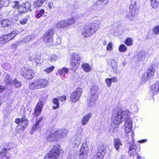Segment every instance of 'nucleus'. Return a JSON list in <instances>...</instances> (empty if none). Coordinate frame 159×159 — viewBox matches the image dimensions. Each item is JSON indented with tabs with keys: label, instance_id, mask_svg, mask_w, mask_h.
<instances>
[{
	"label": "nucleus",
	"instance_id": "1",
	"mask_svg": "<svg viewBox=\"0 0 159 159\" xmlns=\"http://www.w3.org/2000/svg\"><path fill=\"white\" fill-rule=\"evenodd\" d=\"M129 111L127 110L114 111L111 126L113 128H117L123 121L125 120L124 125L125 131L127 134L129 133L132 130V121L129 117Z\"/></svg>",
	"mask_w": 159,
	"mask_h": 159
},
{
	"label": "nucleus",
	"instance_id": "2",
	"mask_svg": "<svg viewBox=\"0 0 159 159\" xmlns=\"http://www.w3.org/2000/svg\"><path fill=\"white\" fill-rule=\"evenodd\" d=\"M99 91L98 86H94L90 89V95L88 97L87 100V105L89 108H92L95 106L96 101L99 96Z\"/></svg>",
	"mask_w": 159,
	"mask_h": 159
},
{
	"label": "nucleus",
	"instance_id": "3",
	"mask_svg": "<svg viewBox=\"0 0 159 159\" xmlns=\"http://www.w3.org/2000/svg\"><path fill=\"white\" fill-rule=\"evenodd\" d=\"M49 83V81L46 79H39L30 83L29 88L30 90H36L48 86Z\"/></svg>",
	"mask_w": 159,
	"mask_h": 159
},
{
	"label": "nucleus",
	"instance_id": "4",
	"mask_svg": "<svg viewBox=\"0 0 159 159\" xmlns=\"http://www.w3.org/2000/svg\"><path fill=\"white\" fill-rule=\"evenodd\" d=\"M61 147L59 144H57L53 146L49 153L45 156L44 159H57L61 153Z\"/></svg>",
	"mask_w": 159,
	"mask_h": 159
},
{
	"label": "nucleus",
	"instance_id": "5",
	"mask_svg": "<svg viewBox=\"0 0 159 159\" xmlns=\"http://www.w3.org/2000/svg\"><path fill=\"white\" fill-rule=\"evenodd\" d=\"M134 132H132L129 134L126 135L125 137V139L127 142L130 144L129 153L130 156H134V154L136 153V146L135 144L134 143Z\"/></svg>",
	"mask_w": 159,
	"mask_h": 159
},
{
	"label": "nucleus",
	"instance_id": "6",
	"mask_svg": "<svg viewBox=\"0 0 159 159\" xmlns=\"http://www.w3.org/2000/svg\"><path fill=\"white\" fill-rule=\"evenodd\" d=\"M139 0H131V2L129 7L130 15L127 16L129 20L132 21L134 19V17L136 16L138 12V7L137 2Z\"/></svg>",
	"mask_w": 159,
	"mask_h": 159
},
{
	"label": "nucleus",
	"instance_id": "7",
	"mask_svg": "<svg viewBox=\"0 0 159 159\" xmlns=\"http://www.w3.org/2000/svg\"><path fill=\"white\" fill-rule=\"evenodd\" d=\"M80 59L81 57L79 54L73 53L72 54L70 63L72 70L75 71L78 69L80 62Z\"/></svg>",
	"mask_w": 159,
	"mask_h": 159
},
{
	"label": "nucleus",
	"instance_id": "8",
	"mask_svg": "<svg viewBox=\"0 0 159 159\" xmlns=\"http://www.w3.org/2000/svg\"><path fill=\"white\" fill-rule=\"evenodd\" d=\"M20 74L23 77L28 80L32 79L34 75V71L26 67L21 68Z\"/></svg>",
	"mask_w": 159,
	"mask_h": 159
},
{
	"label": "nucleus",
	"instance_id": "9",
	"mask_svg": "<svg viewBox=\"0 0 159 159\" xmlns=\"http://www.w3.org/2000/svg\"><path fill=\"white\" fill-rule=\"evenodd\" d=\"M76 19L75 18L72 17L68 20L60 21L57 23L56 26L58 29L66 28L74 24Z\"/></svg>",
	"mask_w": 159,
	"mask_h": 159
},
{
	"label": "nucleus",
	"instance_id": "10",
	"mask_svg": "<svg viewBox=\"0 0 159 159\" xmlns=\"http://www.w3.org/2000/svg\"><path fill=\"white\" fill-rule=\"evenodd\" d=\"M82 90V88H78L75 91L71 93L70 98V101L74 103L77 102L80 99Z\"/></svg>",
	"mask_w": 159,
	"mask_h": 159
},
{
	"label": "nucleus",
	"instance_id": "11",
	"mask_svg": "<svg viewBox=\"0 0 159 159\" xmlns=\"http://www.w3.org/2000/svg\"><path fill=\"white\" fill-rule=\"evenodd\" d=\"M106 149L105 146L103 145L99 146L94 155L93 159H103L106 154Z\"/></svg>",
	"mask_w": 159,
	"mask_h": 159
},
{
	"label": "nucleus",
	"instance_id": "12",
	"mask_svg": "<svg viewBox=\"0 0 159 159\" xmlns=\"http://www.w3.org/2000/svg\"><path fill=\"white\" fill-rule=\"evenodd\" d=\"M54 32L52 30H48L43 36V40L46 43H52Z\"/></svg>",
	"mask_w": 159,
	"mask_h": 159
},
{
	"label": "nucleus",
	"instance_id": "13",
	"mask_svg": "<svg viewBox=\"0 0 159 159\" xmlns=\"http://www.w3.org/2000/svg\"><path fill=\"white\" fill-rule=\"evenodd\" d=\"M68 130L66 129H62L56 131V134L57 140L63 139L66 137L68 133Z\"/></svg>",
	"mask_w": 159,
	"mask_h": 159
},
{
	"label": "nucleus",
	"instance_id": "14",
	"mask_svg": "<svg viewBox=\"0 0 159 159\" xmlns=\"http://www.w3.org/2000/svg\"><path fill=\"white\" fill-rule=\"evenodd\" d=\"M81 132L78 131L76 135L74 137L72 142V144L74 147H78L80 144L81 141Z\"/></svg>",
	"mask_w": 159,
	"mask_h": 159
},
{
	"label": "nucleus",
	"instance_id": "15",
	"mask_svg": "<svg viewBox=\"0 0 159 159\" xmlns=\"http://www.w3.org/2000/svg\"><path fill=\"white\" fill-rule=\"evenodd\" d=\"M15 122L19 125L21 126L22 127L21 129L23 130L26 127L28 124V121L27 118L25 117H22L21 119L19 118L16 119Z\"/></svg>",
	"mask_w": 159,
	"mask_h": 159
},
{
	"label": "nucleus",
	"instance_id": "16",
	"mask_svg": "<svg viewBox=\"0 0 159 159\" xmlns=\"http://www.w3.org/2000/svg\"><path fill=\"white\" fill-rule=\"evenodd\" d=\"M11 143L8 144L6 143L2 144L0 146V157H2L3 154H7L5 153L12 148V147L11 146Z\"/></svg>",
	"mask_w": 159,
	"mask_h": 159
},
{
	"label": "nucleus",
	"instance_id": "17",
	"mask_svg": "<svg viewBox=\"0 0 159 159\" xmlns=\"http://www.w3.org/2000/svg\"><path fill=\"white\" fill-rule=\"evenodd\" d=\"M94 33V32L89 25L85 26L82 30V34L84 37H89Z\"/></svg>",
	"mask_w": 159,
	"mask_h": 159
},
{
	"label": "nucleus",
	"instance_id": "18",
	"mask_svg": "<svg viewBox=\"0 0 159 159\" xmlns=\"http://www.w3.org/2000/svg\"><path fill=\"white\" fill-rule=\"evenodd\" d=\"M159 91V81H157L151 87L149 94L151 96L157 93Z\"/></svg>",
	"mask_w": 159,
	"mask_h": 159
},
{
	"label": "nucleus",
	"instance_id": "19",
	"mask_svg": "<svg viewBox=\"0 0 159 159\" xmlns=\"http://www.w3.org/2000/svg\"><path fill=\"white\" fill-rule=\"evenodd\" d=\"M43 105V101L39 100L34 109V115L37 116L40 114L42 110Z\"/></svg>",
	"mask_w": 159,
	"mask_h": 159
},
{
	"label": "nucleus",
	"instance_id": "20",
	"mask_svg": "<svg viewBox=\"0 0 159 159\" xmlns=\"http://www.w3.org/2000/svg\"><path fill=\"white\" fill-rule=\"evenodd\" d=\"M89 152V144L87 142L82 144L80 150V153L88 155Z\"/></svg>",
	"mask_w": 159,
	"mask_h": 159
},
{
	"label": "nucleus",
	"instance_id": "21",
	"mask_svg": "<svg viewBox=\"0 0 159 159\" xmlns=\"http://www.w3.org/2000/svg\"><path fill=\"white\" fill-rule=\"evenodd\" d=\"M101 24V22L99 20H96L92 23L89 25L95 33L100 29Z\"/></svg>",
	"mask_w": 159,
	"mask_h": 159
},
{
	"label": "nucleus",
	"instance_id": "22",
	"mask_svg": "<svg viewBox=\"0 0 159 159\" xmlns=\"http://www.w3.org/2000/svg\"><path fill=\"white\" fill-rule=\"evenodd\" d=\"M118 62L114 59H111L110 61V65L111 67L112 72L116 74L118 73Z\"/></svg>",
	"mask_w": 159,
	"mask_h": 159
},
{
	"label": "nucleus",
	"instance_id": "23",
	"mask_svg": "<svg viewBox=\"0 0 159 159\" xmlns=\"http://www.w3.org/2000/svg\"><path fill=\"white\" fill-rule=\"evenodd\" d=\"M92 114L89 113L87 114L84 116L81 120V123L83 125H84L87 124L89 120L91 117Z\"/></svg>",
	"mask_w": 159,
	"mask_h": 159
},
{
	"label": "nucleus",
	"instance_id": "24",
	"mask_svg": "<svg viewBox=\"0 0 159 159\" xmlns=\"http://www.w3.org/2000/svg\"><path fill=\"white\" fill-rule=\"evenodd\" d=\"M118 80L116 77H113L111 78H107L105 80V82L107 87H110L111 85V82H116Z\"/></svg>",
	"mask_w": 159,
	"mask_h": 159
},
{
	"label": "nucleus",
	"instance_id": "25",
	"mask_svg": "<svg viewBox=\"0 0 159 159\" xmlns=\"http://www.w3.org/2000/svg\"><path fill=\"white\" fill-rule=\"evenodd\" d=\"M155 72V67L153 66H150L147 71L146 73L150 78H151Z\"/></svg>",
	"mask_w": 159,
	"mask_h": 159
},
{
	"label": "nucleus",
	"instance_id": "26",
	"mask_svg": "<svg viewBox=\"0 0 159 159\" xmlns=\"http://www.w3.org/2000/svg\"><path fill=\"white\" fill-rule=\"evenodd\" d=\"M47 139L48 141L54 142L57 140L55 132L51 133L48 136Z\"/></svg>",
	"mask_w": 159,
	"mask_h": 159
},
{
	"label": "nucleus",
	"instance_id": "27",
	"mask_svg": "<svg viewBox=\"0 0 159 159\" xmlns=\"http://www.w3.org/2000/svg\"><path fill=\"white\" fill-rule=\"evenodd\" d=\"M12 24V21L8 19H4L1 22V24L3 27L10 26Z\"/></svg>",
	"mask_w": 159,
	"mask_h": 159
},
{
	"label": "nucleus",
	"instance_id": "28",
	"mask_svg": "<svg viewBox=\"0 0 159 159\" xmlns=\"http://www.w3.org/2000/svg\"><path fill=\"white\" fill-rule=\"evenodd\" d=\"M122 145V143L119 139H114V145L116 150H119L120 146Z\"/></svg>",
	"mask_w": 159,
	"mask_h": 159
},
{
	"label": "nucleus",
	"instance_id": "29",
	"mask_svg": "<svg viewBox=\"0 0 159 159\" xmlns=\"http://www.w3.org/2000/svg\"><path fill=\"white\" fill-rule=\"evenodd\" d=\"M46 0H36L34 3V7L35 8H38L41 7Z\"/></svg>",
	"mask_w": 159,
	"mask_h": 159
},
{
	"label": "nucleus",
	"instance_id": "30",
	"mask_svg": "<svg viewBox=\"0 0 159 159\" xmlns=\"http://www.w3.org/2000/svg\"><path fill=\"white\" fill-rule=\"evenodd\" d=\"M58 98H54L52 100V102L53 103L52 108L53 109L56 110L59 107V103Z\"/></svg>",
	"mask_w": 159,
	"mask_h": 159
},
{
	"label": "nucleus",
	"instance_id": "31",
	"mask_svg": "<svg viewBox=\"0 0 159 159\" xmlns=\"http://www.w3.org/2000/svg\"><path fill=\"white\" fill-rule=\"evenodd\" d=\"M82 67L84 70L86 72H89L91 70V67L90 65L86 63H84L82 65Z\"/></svg>",
	"mask_w": 159,
	"mask_h": 159
},
{
	"label": "nucleus",
	"instance_id": "32",
	"mask_svg": "<svg viewBox=\"0 0 159 159\" xmlns=\"http://www.w3.org/2000/svg\"><path fill=\"white\" fill-rule=\"evenodd\" d=\"M9 41L10 40L7 34L2 36L0 38V44H3Z\"/></svg>",
	"mask_w": 159,
	"mask_h": 159
},
{
	"label": "nucleus",
	"instance_id": "33",
	"mask_svg": "<svg viewBox=\"0 0 159 159\" xmlns=\"http://www.w3.org/2000/svg\"><path fill=\"white\" fill-rule=\"evenodd\" d=\"M19 33V31L17 30H14L10 34H7V35L8 36V38L10 40L13 39Z\"/></svg>",
	"mask_w": 159,
	"mask_h": 159
},
{
	"label": "nucleus",
	"instance_id": "34",
	"mask_svg": "<svg viewBox=\"0 0 159 159\" xmlns=\"http://www.w3.org/2000/svg\"><path fill=\"white\" fill-rule=\"evenodd\" d=\"M150 4L152 8L156 9L158 5V0H150Z\"/></svg>",
	"mask_w": 159,
	"mask_h": 159
},
{
	"label": "nucleus",
	"instance_id": "35",
	"mask_svg": "<svg viewBox=\"0 0 159 159\" xmlns=\"http://www.w3.org/2000/svg\"><path fill=\"white\" fill-rule=\"evenodd\" d=\"M118 50L120 52H125L127 51V48L124 44H121L119 46Z\"/></svg>",
	"mask_w": 159,
	"mask_h": 159
},
{
	"label": "nucleus",
	"instance_id": "36",
	"mask_svg": "<svg viewBox=\"0 0 159 159\" xmlns=\"http://www.w3.org/2000/svg\"><path fill=\"white\" fill-rule=\"evenodd\" d=\"M59 58L58 56L55 54L52 55L50 57L49 61L51 62H54L57 61Z\"/></svg>",
	"mask_w": 159,
	"mask_h": 159
},
{
	"label": "nucleus",
	"instance_id": "37",
	"mask_svg": "<svg viewBox=\"0 0 159 159\" xmlns=\"http://www.w3.org/2000/svg\"><path fill=\"white\" fill-rule=\"evenodd\" d=\"M68 69L66 67H63L61 69L58 70V72L61 75L67 73L68 72Z\"/></svg>",
	"mask_w": 159,
	"mask_h": 159
},
{
	"label": "nucleus",
	"instance_id": "38",
	"mask_svg": "<svg viewBox=\"0 0 159 159\" xmlns=\"http://www.w3.org/2000/svg\"><path fill=\"white\" fill-rule=\"evenodd\" d=\"M22 6L25 9H26V11H27L30 9L31 6V3L29 2H27L24 4Z\"/></svg>",
	"mask_w": 159,
	"mask_h": 159
},
{
	"label": "nucleus",
	"instance_id": "39",
	"mask_svg": "<svg viewBox=\"0 0 159 159\" xmlns=\"http://www.w3.org/2000/svg\"><path fill=\"white\" fill-rule=\"evenodd\" d=\"M133 42V39L132 38H128L126 39L125 43L128 46H131L132 45Z\"/></svg>",
	"mask_w": 159,
	"mask_h": 159
},
{
	"label": "nucleus",
	"instance_id": "40",
	"mask_svg": "<svg viewBox=\"0 0 159 159\" xmlns=\"http://www.w3.org/2000/svg\"><path fill=\"white\" fill-rule=\"evenodd\" d=\"M113 44L111 42H109L107 45L106 49L107 51L111 52L113 50Z\"/></svg>",
	"mask_w": 159,
	"mask_h": 159
},
{
	"label": "nucleus",
	"instance_id": "41",
	"mask_svg": "<svg viewBox=\"0 0 159 159\" xmlns=\"http://www.w3.org/2000/svg\"><path fill=\"white\" fill-rule=\"evenodd\" d=\"M55 68V67L54 66H52L49 68H47L46 69L44 70V71L48 73L49 74L52 72Z\"/></svg>",
	"mask_w": 159,
	"mask_h": 159
},
{
	"label": "nucleus",
	"instance_id": "42",
	"mask_svg": "<svg viewBox=\"0 0 159 159\" xmlns=\"http://www.w3.org/2000/svg\"><path fill=\"white\" fill-rule=\"evenodd\" d=\"M3 68L6 70H11V65L8 63H5L2 64Z\"/></svg>",
	"mask_w": 159,
	"mask_h": 159
},
{
	"label": "nucleus",
	"instance_id": "43",
	"mask_svg": "<svg viewBox=\"0 0 159 159\" xmlns=\"http://www.w3.org/2000/svg\"><path fill=\"white\" fill-rule=\"evenodd\" d=\"M44 13V10L43 9H41L37 13L36 17L38 19L42 16L43 15Z\"/></svg>",
	"mask_w": 159,
	"mask_h": 159
},
{
	"label": "nucleus",
	"instance_id": "44",
	"mask_svg": "<svg viewBox=\"0 0 159 159\" xmlns=\"http://www.w3.org/2000/svg\"><path fill=\"white\" fill-rule=\"evenodd\" d=\"M31 39V38L30 36H28L25 38L24 39L22 40H20V41L21 44L24 43H27Z\"/></svg>",
	"mask_w": 159,
	"mask_h": 159
},
{
	"label": "nucleus",
	"instance_id": "45",
	"mask_svg": "<svg viewBox=\"0 0 159 159\" xmlns=\"http://www.w3.org/2000/svg\"><path fill=\"white\" fill-rule=\"evenodd\" d=\"M21 83L19 81L16 80H15L14 81V85L16 88H19L21 86Z\"/></svg>",
	"mask_w": 159,
	"mask_h": 159
},
{
	"label": "nucleus",
	"instance_id": "46",
	"mask_svg": "<svg viewBox=\"0 0 159 159\" xmlns=\"http://www.w3.org/2000/svg\"><path fill=\"white\" fill-rule=\"evenodd\" d=\"M154 33L156 35L159 34V25L155 27L153 30Z\"/></svg>",
	"mask_w": 159,
	"mask_h": 159
},
{
	"label": "nucleus",
	"instance_id": "47",
	"mask_svg": "<svg viewBox=\"0 0 159 159\" xmlns=\"http://www.w3.org/2000/svg\"><path fill=\"white\" fill-rule=\"evenodd\" d=\"M5 81L7 84L10 83L11 84V78H10L9 75H6L5 79Z\"/></svg>",
	"mask_w": 159,
	"mask_h": 159
},
{
	"label": "nucleus",
	"instance_id": "48",
	"mask_svg": "<svg viewBox=\"0 0 159 159\" xmlns=\"http://www.w3.org/2000/svg\"><path fill=\"white\" fill-rule=\"evenodd\" d=\"M88 155L80 153L79 159H87Z\"/></svg>",
	"mask_w": 159,
	"mask_h": 159
},
{
	"label": "nucleus",
	"instance_id": "49",
	"mask_svg": "<svg viewBox=\"0 0 159 159\" xmlns=\"http://www.w3.org/2000/svg\"><path fill=\"white\" fill-rule=\"evenodd\" d=\"M28 20V18L27 17H25L20 20V23L23 25L25 24Z\"/></svg>",
	"mask_w": 159,
	"mask_h": 159
},
{
	"label": "nucleus",
	"instance_id": "50",
	"mask_svg": "<svg viewBox=\"0 0 159 159\" xmlns=\"http://www.w3.org/2000/svg\"><path fill=\"white\" fill-rule=\"evenodd\" d=\"M46 5L50 9L55 7L53 2H48L46 3Z\"/></svg>",
	"mask_w": 159,
	"mask_h": 159
},
{
	"label": "nucleus",
	"instance_id": "51",
	"mask_svg": "<svg viewBox=\"0 0 159 159\" xmlns=\"http://www.w3.org/2000/svg\"><path fill=\"white\" fill-rule=\"evenodd\" d=\"M146 74H145L142 77V80L146 81L150 79L151 78L149 77Z\"/></svg>",
	"mask_w": 159,
	"mask_h": 159
},
{
	"label": "nucleus",
	"instance_id": "52",
	"mask_svg": "<svg viewBox=\"0 0 159 159\" xmlns=\"http://www.w3.org/2000/svg\"><path fill=\"white\" fill-rule=\"evenodd\" d=\"M18 11L19 13L21 14L23 13L26 11V9H25L22 6L19 8Z\"/></svg>",
	"mask_w": 159,
	"mask_h": 159
},
{
	"label": "nucleus",
	"instance_id": "53",
	"mask_svg": "<svg viewBox=\"0 0 159 159\" xmlns=\"http://www.w3.org/2000/svg\"><path fill=\"white\" fill-rule=\"evenodd\" d=\"M39 125L37 124V123H36L33 125L31 129V133L32 134L35 131Z\"/></svg>",
	"mask_w": 159,
	"mask_h": 159
},
{
	"label": "nucleus",
	"instance_id": "54",
	"mask_svg": "<svg viewBox=\"0 0 159 159\" xmlns=\"http://www.w3.org/2000/svg\"><path fill=\"white\" fill-rule=\"evenodd\" d=\"M0 159H11L9 154H3L2 157H0Z\"/></svg>",
	"mask_w": 159,
	"mask_h": 159
},
{
	"label": "nucleus",
	"instance_id": "55",
	"mask_svg": "<svg viewBox=\"0 0 159 159\" xmlns=\"http://www.w3.org/2000/svg\"><path fill=\"white\" fill-rule=\"evenodd\" d=\"M35 63L37 65H40L42 63V61L41 60V57L36 58L35 59Z\"/></svg>",
	"mask_w": 159,
	"mask_h": 159
},
{
	"label": "nucleus",
	"instance_id": "56",
	"mask_svg": "<svg viewBox=\"0 0 159 159\" xmlns=\"http://www.w3.org/2000/svg\"><path fill=\"white\" fill-rule=\"evenodd\" d=\"M58 99L61 102H64L66 99V97L65 96H62L59 97Z\"/></svg>",
	"mask_w": 159,
	"mask_h": 159
},
{
	"label": "nucleus",
	"instance_id": "57",
	"mask_svg": "<svg viewBox=\"0 0 159 159\" xmlns=\"http://www.w3.org/2000/svg\"><path fill=\"white\" fill-rule=\"evenodd\" d=\"M14 5L13 6V7L14 8H17L19 7L20 4L18 2L16 1L14 2Z\"/></svg>",
	"mask_w": 159,
	"mask_h": 159
},
{
	"label": "nucleus",
	"instance_id": "58",
	"mask_svg": "<svg viewBox=\"0 0 159 159\" xmlns=\"http://www.w3.org/2000/svg\"><path fill=\"white\" fill-rule=\"evenodd\" d=\"M20 44H21V43L19 40V42H17L13 44L12 46V47L13 48H15L16 47H17Z\"/></svg>",
	"mask_w": 159,
	"mask_h": 159
},
{
	"label": "nucleus",
	"instance_id": "59",
	"mask_svg": "<svg viewBox=\"0 0 159 159\" xmlns=\"http://www.w3.org/2000/svg\"><path fill=\"white\" fill-rule=\"evenodd\" d=\"M5 4V2L4 0H0V9L3 7Z\"/></svg>",
	"mask_w": 159,
	"mask_h": 159
},
{
	"label": "nucleus",
	"instance_id": "60",
	"mask_svg": "<svg viewBox=\"0 0 159 159\" xmlns=\"http://www.w3.org/2000/svg\"><path fill=\"white\" fill-rule=\"evenodd\" d=\"M28 58L30 60L32 61L34 59V56L33 54H30L29 55Z\"/></svg>",
	"mask_w": 159,
	"mask_h": 159
},
{
	"label": "nucleus",
	"instance_id": "61",
	"mask_svg": "<svg viewBox=\"0 0 159 159\" xmlns=\"http://www.w3.org/2000/svg\"><path fill=\"white\" fill-rule=\"evenodd\" d=\"M153 63H154V64L155 65H157L159 64V59H155L153 61Z\"/></svg>",
	"mask_w": 159,
	"mask_h": 159
},
{
	"label": "nucleus",
	"instance_id": "62",
	"mask_svg": "<svg viewBox=\"0 0 159 159\" xmlns=\"http://www.w3.org/2000/svg\"><path fill=\"white\" fill-rule=\"evenodd\" d=\"M43 119V118L42 117H39V119L37 120L36 122L37 123V124L39 125L40 122Z\"/></svg>",
	"mask_w": 159,
	"mask_h": 159
},
{
	"label": "nucleus",
	"instance_id": "63",
	"mask_svg": "<svg viewBox=\"0 0 159 159\" xmlns=\"http://www.w3.org/2000/svg\"><path fill=\"white\" fill-rule=\"evenodd\" d=\"M5 89V88L4 86H2L0 85V93L2 92Z\"/></svg>",
	"mask_w": 159,
	"mask_h": 159
},
{
	"label": "nucleus",
	"instance_id": "64",
	"mask_svg": "<svg viewBox=\"0 0 159 159\" xmlns=\"http://www.w3.org/2000/svg\"><path fill=\"white\" fill-rule=\"evenodd\" d=\"M147 141V140L146 139H142L138 141V142L140 143H143L146 142Z\"/></svg>",
	"mask_w": 159,
	"mask_h": 159
}]
</instances>
